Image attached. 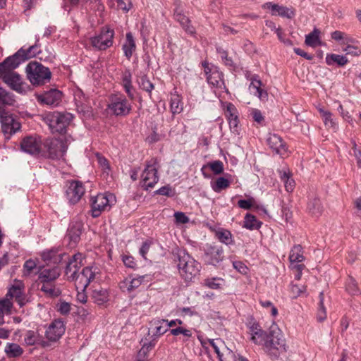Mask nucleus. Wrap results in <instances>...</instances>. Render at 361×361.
Here are the masks:
<instances>
[{
    "instance_id": "nucleus-1",
    "label": "nucleus",
    "mask_w": 361,
    "mask_h": 361,
    "mask_svg": "<svg viewBox=\"0 0 361 361\" xmlns=\"http://www.w3.org/2000/svg\"><path fill=\"white\" fill-rule=\"evenodd\" d=\"M266 322L267 331L264 336L259 333L253 338V342L262 347L263 350L272 359H277L281 354L287 351L285 336L271 317Z\"/></svg>"
},
{
    "instance_id": "nucleus-37",
    "label": "nucleus",
    "mask_w": 361,
    "mask_h": 361,
    "mask_svg": "<svg viewBox=\"0 0 361 361\" xmlns=\"http://www.w3.org/2000/svg\"><path fill=\"white\" fill-rule=\"evenodd\" d=\"M122 85L128 96L133 99L134 98L132 92V75L129 71H126L122 75Z\"/></svg>"
},
{
    "instance_id": "nucleus-17",
    "label": "nucleus",
    "mask_w": 361,
    "mask_h": 361,
    "mask_svg": "<svg viewBox=\"0 0 361 361\" xmlns=\"http://www.w3.org/2000/svg\"><path fill=\"white\" fill-rule=\"evenodd\" d=\"M85 192L84 185L78 180L71 181L66 190V196L68 202L75 204L78 203Z\"/></svg>"
},
{
    "instance_id": "nucleus-13",
    "label": "nucleus",
    "mask_w": 361,
    "mask_h": 361,
    "mask_svg": "<svg viewBox=\"0 0 361 361\" xmlns=\"http://www.w3.org/2000/svg\"><path fill=\"white\" fill-rule=\"evenodd\" d=\"M207 343L213 348L220 361H238L240 355L230 350L221 339H208Z\"/></svg>"
},
{
    "instance_id": "nucleus-42",
    "label": "nucleus",
    "mask_w": 361,
    "mask_h": 361,
    "mask_svg": "<svg viewBox=\"0 0 361 361\" xmlns=\"http://www.w3.org/2000/svg\"><path fill=\"white\" fill-rule=\"evenodd\" d=\"M108 292L104 288L94 289L92 292V298L98 305H102L108 300Z\"/></svg>"
},
{
    "instance_id": "nucleus-48",
    "label": "nucleus",
    "mask_w": 361,
    "mask_h": 361,
    "mask_svg": "<svg viewBox=\"0 0 361 361\" xmlns=\"http://www.w3.org/2000/svg\"><path fill=\"white\" fill-rule=\"evenodd\" d=\"M281 179L284 183L285 188L287 192H290L295 188V181L291 178L290 173L286 171L281 172Z\"/></svg>"
},
{
    "instance_id": "nucleus-36",
    "label": "nucleus",
    "mask_w": 361,
    "mask_h": 361,
    "mask_svg": "<svg viewBox=\"0 0 361 361\" xmlns=\"http://www.w3.org/2000/svg\"><path fill=\"white\" fill-rule=\"evenodd\" d=\"M309 212L314 216H319L323 212V207L319 199L314 197L310 199L307 204Z\"/></svg>"
},
{
    "instance_id": "nucleus-27",
    "label": "nucleus",
    "mask_w": 361,
    "mask_h": 361,
    "mask_svg": "<svg viewBox=\"0 0 361 361\" xmlns=\"http://www.w3.org/2000/svg\"><path fill=\"white\" fill-rule=\"evenodd\" d=\"M251 82L249 89L251 92L257 96L260 100L264 101L268 98L267 92L262 88V81L257 75H254L250 78Z\"/></svg>"
},
{
    "instance_id": "nucleus-11",
    "label": "nucleus",
    "mask_w": 361,
    "mask_h": 361,
    "mask_svg": "<svg viewBox=\"0 0 361 361\" xmlns=\"http://www.w3.org/2000/svg\"><path fill=\"white\" fill-rule=\"evenodd\" d=\"M100 270L97 267H87L82 269L75 277V286L78 290L84 291L88 285L98 279Z\"/></svg>"
},
{
    "instance_id": "nucleus-40",
    "label": "nucleus",
    "mask_w": 361,
    "mask_h": 361,
    "mask_svg": "<svg viewBox=\"0 0 361 361\" xmlns=\"http://www.w3.org/2000/svg\"><path fill=\"white\" fill-rule=\"evenodd\" d=\"M225 283L224 279L219 277L207 278L204 280L203 286L211 289H221Z\"/></svg>"
},
{
    "instance_id": "nucleus-52",
    "label": "nucleus",
    "mask_w": 361,
    "mask_h": 361,
    "mask_svg": "<svg viewBox=\"0 0 361 361\" xmlns=\"http://www.w3.org/2000/svg\"><path fill=\"white\" fill-rule=\"evenodd\" d=\"M225 115L228 121L238 117V110L232 103H228L226 104Z\"/></svg>"
},
{
    "instance_id": "nucleus-26",
    "label": "nucleus",
    "mask_w": 361,
    "mask_h": 361,
    "mask_svg": "<svg viewBox=\"0 0 361 361\" xmlns=\"http://www.w3.org/2000/svg\"><path fill=\"white\" fill-rule=\"evenodd\" d=\"M61 274L58 267L43 268L38 273V282H54Z\"/></svg>"
},
{
    "instance_id": "nucleus-14",
    "label": "nucleus",
    "mask_w": 361,
    "mask_h": 361,
    "mask_svg": "<svg viewBox=\"0 0 361 361\" xmlns=\"http://www.w3.org/2000/svg\"><path fill=\"white\" fill-rule=\"evenodd\" d=\"M176 322L179 324H182V322L179 319L168 322V321L160 319L159 317L154 318L149 322V336L152 338H154V339L155 340L156 338L166 332L169 327L176 326Z\"/></svg>"
},
{
    "instance_id": "nucleus-16",
    "label": "nucleus",
    "mask_w": 361,
    "mask_h": 361,
    "mask_svg": "<svg viewBox=\"0 0 361 361\" xmlns=\"http://www.w3.org/2000/svg\"><path fill=\"white\" fill-rule=\"evenodd\" d=\"M66 331L65 322L61 319L53 320L47 327L45 331V338L49 342H56Z\"/></svg>"
},
{
    "instance_id": "nucleus-12",
    "label": "nucleus",
    "mask_w": 361,
    "mask_h": 361,
    "mask_svg": "<svg viewBox=\"0 0 361 361\" xmlns=\"http://www.w3.org/2000/svg\"><path fill=\"white\" fill-rule=\"evenodd\" d=\"M0 79L16 92L26 93L28 86L17 72H0Z\"/></svg>"
},
{
    "instance_id": "nucleus-29",
    "label": "nucleus",
    "mask_w": 361,
    "mask_h": 361,
    "mask_svg": "<svg viewBox=\"0 0 361 361\" xmlns=\"http://www.w3.org/2000/svg\"><path fill=\"white\" fill-rule=\"evenodd\" d=\"M267 6L271 11L272 15H278L283 18H292L295 16V11L293 8L286 6H279L278 4L267 3Z\"/></svg>"
},
{
    "instance_id": "nucleus-8",
    "label": "nucleus",
    "mask_w": 361,
    "mask_h": 361,
    "mask_svg": "<svg viewBox=\"0 0 361 361\" xmlns=\"http://www.w3.org/2000/svg\"><path fill=\"white\" fill-rule=\"evenodd\" d=\"M1 131L5 140H9L11 137L21 129V123L12 114L3 111L0 114Z\"/></svg>"
},
{
    "instance_id": "nucleus-38",
    "label": "nucleus",
    "mask_w": 361,
    "mask_h": 361,
    "mask_svg": "<svg viewBox=\"0 0 361 361\" xmlns=\"http://www.w3.org/2000/svg\"><path fill=\"white\" fill-rule=\"evenodd\" d=\"M143 344L141 349L139 350L137 354V361H144L147 357L149 352L154 347L155 342L154 339L149 341H142Z\"/></svg>"
},
{
    "instance_id": "nucleus-57",
    "label": "nucleus",
    "mask_w": 361,
    "mask_h": 361,
    "mask_svg": "<svg viewBox=\"0 0 361 361\" xmlns=\"http://www.w3.org/2000/svg\"><path fill=\"white\" fill-rule=\"evenodd\" d=\"M217 51L226 66L230 67H233L234 66L232 59L228 56L226 51L224 50L221 48H217Z\"/></svg>"
},
{
    "instance_id": "nucleus-32",
    "label": "nucleus",
    "mask_w": 361,
    "mask_h": 361,
    "mask_svg": "<svg viewBox=\"0 0 361 361\" xmlns=\"http://www.w3.org/2000/svg\"><path fill=\"white\" fill-rule=\"evenodd\" d=\"M36 40L34 45L30 46L27 49L20 48L19 50H22L23 52L21 53V56L24 61L31 58L35 57L38 54L40 53L39 49V37L36 36Z\"/></svg>"
},
{
    "instance_id": "nucleus-25",
    "label": "nucleus",
    "mask_w": 361,
    "mask_h": 361,
    "mask_svg": "<svg viewBox=\"0 0 361 361\" xmlns=\"http://www.w3.org/2000/svg\"><path fill=\"white\" fill-rule=\"evenodd\" d=\"M83 224L81 221H73L68 227L66 237L70 241L71 246H75L80 240Z\"/></svg>"
},
{
    "instance_id": "nucleus-21",
    "label": "nucleus",
    "mask_w": 361,
    "mask_h": 361,
    "mask_svg": "<svg viewBox=\"0 0 361 361\" xmlns=\"http://www.w3.org/2000/svg\"><path fill=\"white\" fill-rule=\"evenodd\" d=\"M22 50H18L12 56H8L4 61L0 63V72H14L22 63L24 62L21 56Z\"/></svg>"
},
{
    "instance_id": "nucleus-18",
    "label": "nucleus",
    "mask_w": 361,
    "mask_h": 361,
    "mask_svg": "<svg viewBox=\"0 0 361 361\" xmlns=\"http://www.w3.org/2000/svg\"><path fill=\"white\" fill-rule=\"evenodd\" d=\"M61 92L56 89L36 94V99L39 103L48 106H57L61 102Z\"/></svg>"
},
{
    "instance_id": "nucleus-4",
    "label": "nucleus",
    "mask_w": 361,
    "mask_h": 361,
    "mask_svg": "<svg viewBox=\"0 0 361 361\" xmlns=\"http://www.w3.org/2000/svg\"><path fill=\"white\" fill-rule=\"evenodd\" d=\"M73 116L67 112H49L44 115V121L52 133H63L72 121Z\"/></svg>"
},
{
    "instance_id": "nucleus-41",
    "label": "nucleus",
    "mask_w": 361,
    "mask_h": 361,
    "mask_svg": "<svg viewBox=\"0 0 361 361\" xmlns=\"http://www.w3.org/2000/svg\"><path fill=\"white\" fill-rule=\"evenodd\" d=\"M289 260L291 264L301 262L304 260L302 248L300 245L293 247L290 252Z\"/></svg>"
},
{
    "instance_id": "nucleus-34",
    "label": "nucleus",
    "mask_w": 361,
    "mask_h": 361,
    "mask_svg": "<svg viewBox=\"0 0 361 361\" xmlns=\"http://www.w3.org/2000/svg\"><path fill=\"white\" fill-rule=\"evenodd\" d=\"M38 283L41 285L40 290L48 296L57 297L61 294L60 289L54 282H38Z\"/></svg>"
},
{
    "instance_id": "nucleus-19",
    "label": "nucleus",
    "mask_w": 361,
    "mask_h": 361,
    "mask_svg": "<svg viewBox=\"0 0 361 361\" xmlns=\"http://www.w3.org/2000/svg\"><path fill=\"white\" fill-rule=\"evenodd\" d=\"M204 256L208 264L215 266L224 259V250L221 246L207 245Z\"/></svg>"
},
{
    "instance_id": "nucleus-6",
    "label": "nucleus",
    "mask_w": 361,
    "mask_h": 361,
    "mask_svg": "<svg viewBox=\"0 0 361 361\" xmlns=\"http://www.w3.org/2000/svg\"><path fill=\"white\" fill-rule=\"evenodd\" d=\"M108 108L116 116H126L131 111L132 105L125 95L117 93L111 95Z\"/></svg>"
},
{
    "instance_id": "nucleus-61",
    "label": "nucleus",
    "mask_w": 361,
    "mask_h": 361,
    "mask_svg": "<svg viewBox=\"0 0 361 361\" xmlns=\"http://www.w3.org/2000/svg\"><path fill=\"white\" fill-rule=\"evenodd\" d=\"M36 262L32 259L27 260L23 265L24 275H29L32 271L36 267Z\"/></svg>"
},
{
    "instance_id": "nucleus-30",
    "label": "nucleus",
    "mask_w": 361,
    "mask_h": 361,
    "mask_svg": "<svg viewBox=\"0 0 361 361\" xmlns=\"http://www.w3.org/2000/svg\"><path fill=\"white\" fill-rule=\"evenodd\" d=\"M74 101L78 111L85 112L90 108V101L83 92L78 89L74 92Z\"/></svg>"
},
{
    "instance_id": "nucleus-55",
    "label": "nucleus",
    "mask_w": 361,
    "mask_h": 361,
    "mask_svg": "<svg viewBox=\"0 0 361 361\" xmlns=\"http://www.w3.org/2000/svg\"><path fill=\"white\" fill-rule=\"evenodd\" d=\"M179 326L176 328L172 329L171 330V334L174 336H178L179 334L183 335L185 337L189 338L192 336V332L190 329H185L183 326H181V324H179L176 322V324Z\"/></svg>"
},
{
    "instance_id": "nucleus-44",
    "label": "nucleus",
    "mask_w": 361,
    "mask_h": 361,
    "mask_svg": "<svg viewBox=\"0 0 361 361\" xmlns=\"http://www.w3.org/2000/svg\"><path fill=\"white\" fill-rule=\"evenodd\" d=\"M171 111L173 114H180L183 109V102L178 94H172L170 102Z\"/></svg>"
},
{
    "instance_id": "nucleus-28",
    "label": "nucleus",
    "mask_w": 361,
    "mask_h": 361,
    "mask_svg": "<svg viewBox=\"0 0 361 361\" xmlns=\"http://www.w3.org/2000/svg\"><path fill=\"white\" fill-rule=\"evenodd\" d=\"M145 277L146 276H139L136 278L127 277L119 283V287L124 292L133 291L142 284Z\"/></svg>"
},
{
    "instance_id": "nucleus-45",
    "label": "nucleus",
    "mask_w": 361,
    "mask_h": 361,
    "mask_svg": "<svg viewBox=\"0 0 361 361\" xmlns=\"http://www.w3.org/2000/svg\"><path fill=\"white\" fill-rule=\"evenodd\" d=\"M5 353L9 357H16L20 356L23 350L18 344L7 343L5 347Z\"/></svg>"
},
{
    "instance_id": "nucleus-23",
    "label": "nucleus",
    "mask_w": 361,
    "mask_h": 361,
    "mask_svg": "<svg viewBox=\"0 0 361 361\" xmlns=\"http://www.w3.org/2000/svg\"><path fill=\"white\" fill-rule=\"evenodd\" d=\"M82 255L77 253L73 256L66 265L65 272L69 280L74 281L76 276L78 274V271L82 265Z\"/></svg>"
},
{
    "instance_id": "nucleus-60",
    "label": "nucleus",
    "mask_w": 361,
    "mask_h": 361,
    "mask_svg": "<svg viewBox=\"0 0 361 361\" xmlns=\"http://www.w3.org/2000/svg\"><path fill=\"white\" fill-rule=\"evenodd\" d=\"M305 286H299L297 284H291L290 291L293 298H297L305 292Z\"/></svg>"
},
{
    "instance_id": "nucleus-39",
    "label": "nucleus",
    "mask_w": 361,
    "mask_h": 361,
    "mask_svg": "<svg viewBox=\"0 0 361 361\" xmlns=\"http://www.w3.org/2000/svg\"><path fill=\"white\" fill-rule=\"evenodd\" d=\"M326 63L331 66L336 63L340 66H343L348 63V59L345 56L338 54H327L326 56Z\"/></svg>"
},
{
    "instance_id": "nucleus-56",
    "label": "nucleus",
    "mask_w": 361,
    "mask_h": 361,
    "mask_svg": "<svg viewBox=\"0 0 361 361\" xmlns=\"http://www.w3.org/2000/svg\"><path fill=\"white\" fill-rule=\"evenodd\" d=\"M139 84L140 88L147 92L148 93H151V92L154 89V85L149 81V80L146 76H142L140 78Z\"/></svg>"
},
{
    "instance_id": "nucleus-47",
    "label": "nucleus",
    "mask_w": 361,
    "mask_h": 361,
    "mask_svg": "<svg viewBox=\"0 0 361 361\" xmlns=\"http://www.w3.org/2000/svg\"><path fill=\"white\" fill-rule=\"evenodd\" d=\"M211 186L214 192H220L230 186V181L224 177H219L214 183H211Z\"/></svg>"
},
{
    "instance_id": "nucleus-51",
    "label": "nucleus",
    "mask_w": 361,
    "mask_h": 361,
    "mask_svg": "<svg viewBox=\"0 0 361 361\" xmlns=\"http://www.w3.org/2000/svg\"><path fill=\"white\" fill-rule=\"evenodd\" d=\"M248 328L251 332V339L253 341V338L256 334H259L261 333L263 336L265 334V331L262 329L259 322H256L253 319H252L247 324Z\"/></svg>"
},
{
    "instance_id": "nucleus-63",
    "label": "nucleus",
    "mask_w": 361,
    "mask_h": 361,
    "mask_svg": "<svg viewBox=\"0 0 361 361\" xmlns=\"http://www.w3.org/2000/svg\"><path fill=\"white\" fill-rule=\"evenodd\" d=\"M122 260L127 267L133 269L136 267V262L132 256L123 255Z\"/></svg>"
},
{
    "instance_id": "nucleus-59",
    "label": "nucleus",
    "mask_w": 361,
    "mask_h": 361,
    "mask_svg": "<svg viewBox=\"0 0 361 361\" xmlns=\"http://www.w3.org/2000/svg\"><path fill=\"white\" fill-rule=\"evenodd\" d=\"M260 303L267 310V313H270L272 316L277 314V308L270 301H262Z\"/></svg>"
},
{
    "instance_id": "nucleus-24",
    "label": "nucleus",
    "mask_w": 361,
    "mask_h": 361,
    "mask_svg": "<svg viewBox=\"0 0 361 361\" xmlns=\"http://www.w3.org/2000/svg\"><path fill=\"white\" fill-rule=\"evenodd\" d=\"M21 149L30 154H37L40 152V140L34 136H27L20 142Z\"/></svg>"
},
{
    "instance_id": "nucleus-35",
    "label": "nucleus",
    "mask_w": 361,
    "mask_h": 361,
    "mask_svg": "<svg viewBox=\"0 0 361 361\" xmlns=\"http://www.w3.org/2000/svg\"><path fill=\"white\" fill-rule=\"evenodd\" d=\"M174 15L176 20L180 23L185 32L190 35H194L195 33V29L190 24V21L188 17L178 11H176Z\"/></svg>"
},
{
    "instance_id": "nucleus-58",
    "label": "nucleus",
    "mask_w": 361,
    "mask_h": 361,
    "mask_svg": "<svg viewBox=\"0 0 361 361\" xmlns=\"http://www.w3.org/2000/svg\"><path fill=\"white\" fill-rule=\"evenodd\" d=\"M343 51H345L346 54L351 55L353 56H358L361 54L360 48L348 44L345 48H343Z\"/></svg>"
},
{
    "instance_id": "nucleus-33",
    "label": "nucleus",
    "mask_w": 361,
    "mask_h": 361,
    "mask_svg": "<svg viewBox=\"0 0 361 361\" xmlns=\"http://www.w3.org/2000/svg\"><path fill=\"white\" fill-rule=\"evenodd\" d=\"M124 55L130 59L133 55V53L135 51L136 45L131 32L126 34V39L125 43L122 47Z\"/></svg>"
},
{
    "instance_id": "nucleus-50",
    "label": "nucleus",
    "mask_w": 361,
    "mask_h": 361,
    "mask_svg": "<svg viewBox=\"0 0 361 361\" xmlns=\"http://www.w3.org/2000/svg\"><path fill=\"white\" fill-rule=\"evenodd\" d=\"M12 308L13 303L11 298L6 295L5 298L0 300V314H11L13 313Z\"/></svg>"
},
{
    "instance_id": "nucleus-49",
    "label": "nucleus",
    "mask_w": 361,
    "mask_h": 361,
    "mask_svg": "<svg viewBox=\"0 0 361 361\" xmlns=\"http://www.w3.org/2000/svg\"><path fill=\"white\" fill-rule=\"evenodd\" d=\"M331 38L334 39L335 41L340 42L343 41V44H348L349 43H353L354 39L349 36L348 35L345 34V32H343L339 30H336L333 32L331 34Z\"/></svg>"
},
{
    "instance_id": "nucleus-15",
    "label": "nucleus",
    "mask_w": 361,
    "mask_h": 361,
    "mask_svg": "<svg viewBox=\"0 0 361 361\" xmlns=\"http://www.w3.org/2000/svg\"><path fill=\"white\" fill-rule=\"evenodd\" d=\"M44 145L47 148L49 157L51 159L63 157L68 149L66 142L63 139H47Z\"/></svg>"
},
{
    "instance_id": "nucleus-64",
    "label": "nucleus",
    "mask_w": 361,
    "mask_h": 361,
    "mask_svg": "<svg viewBox=\"0 0 361 361\" xmlns=\"http://www.w3.org/2000/svg\"><path fill=\"white\" fill-rule=\"evenodd\" d=\"M251 114L253 120L257 123H262L264 120V116L259 109H252Z\"/></svg>"
},
{
    "instance_id": "nucleus-20",
    "label": "nucleus",
    "mask_w": 361,
    "mask_h": 361,
    "mask_svg": "<svg viewBox=\"0 0 361 361\" xmlns=\"http://www.w3.org/2000/svg\"><path fill=\"white\" fill-rule=\"evenodd\" d=\"M267 144L275 153L283 156L287 153L288 148L282 137L275 133H269L267 137Z\"/></svg>"
},
{
    "instance_id": "nucleus-3",
    "label": "nucleus",
    "mask_w": 361,
    "mask_h": 361,
    "mask_svg": "<svg viewBox=\"0 0 361 361\" xmlns=\"http://www.w3.org/2000/svg\"><path fill=\"white\" fill-rule=\"evenodd\" d=\"M25 72L30 83L35 86L49 82L51 76L49 68L37 61L30 62L25 68Z\"/></svg>"
},
{
    "instance_id": "nucleus-9",
    "label": "nucleus",
    "mask_w": 361,
    "mask_h": 361,
    "mask_svg": "<svg viewBox=\"0 0 361 361\" xmlns=\"http://www.w3.org/2000/svg\"><path fill=\"white\" fill-rule=\"evenodd\" d=\"M202 64L207 82L221 92L226 90L222 72L216 66L209 64L207 61L202 62Z\"/></svg>"
},
{
    "instance_id": "nucleus-10",
    "label": "nucleus",
    "mask_w": 361,
    "mask_h": 361,
    "mask_svg": "<svg viewBox=\"0 0 361 361\" xmlns=\"http://www.w3.org/2000/svg\"><path fill=\"white\" fill-rule=\"evenodd\" d=\"M114 30L109 26H104L101 29L100 32L90 37L91 45L96 49L104 51L112 47L114 44Z\"/></svg>"
},
{
    "instance_id": "nucleus-5",
    "label": "nucleus",
    "mask_w": 361,
    "mask_h": 361,
    "mask_svg": "<svg viewBox=\"0 0 361 361\" xmlns=\"http://www.w3.org/2000/svg\"><path fill=\"white\" fill-rule=\"evenodd\" d=\"M116 203V197L112 193L98 194L91 199V215L96 218L102 212L109 209Z\"/></svg>"
},
{
    "instance_id": "nucleus-2",
    "label": "nucleus",
    "mask_w": 361,
    "mask_h": 361,
    "mask_svg": "<svg viewBox=\"0 0 361 361\" xmlns=\"http://www.w3.org/2000/svg\"><path fill=\"white\" fill-rule=\"evenodd\" d=\"M177 267L180 276L185 281H191L200 274L201 264L185 250H180L177 254Z\"/></svg>"
},
{
    "instance_id": "nucleus-46",
    "label": "nucleus",
    "mask_w": 361,
    "mask_h": 361,
    "mask_svg": "<svg viewBox=\"0 0 361 361\" xmlns=\"http://www.w3.org/2000/svg\"><path fill=\"white\" fill-rule=\"evenodd\" d=\"M261 226V222L257 221L254 215L247 214L244 218L243 227L250 229H257Z\"/></svg>"
},
{
    "instance_id": "nucleus-43",
    "label": "nucleus",
    "mask_w": 361,
    "mask_h": 361,
    "mask_svg": "<svg viewBox=\"0 0 361 361\" xmlns=\"http://www.w3.org/2000/svg\"><path fill=\"white\" fill-rule=\"evenodd\" d=\"M320 31L314 28L312 32L309 33L305 37V44L310 47H315L320 44L319 39Z\"/></svg>"
},
{
    "instance_id": "nucleus-22",
    "label": "nucleus",
    "mask_w": 361,
    "mask_h": 361,
    "mask_svg": "<svg viewBox=\"0 0 361 361\" xmlns=\"http://www.w3.org/2000/svg\"><path fill=\"white\" fill-rule=\"evenodd\" d=\"M24 289L23 283L16 281L11 286L6 295L11 299L15 298L20 307H23L27 301L24 293Z\"/></svg>"
},
{
    "instance_id": "nucleus-31",
    "label": "nucleus",
    "mask_w": 361,
    "mask_h": 361,
    "mask_svg": "<svg viewBox=\"0 0 361 361\" xmlns=\"http://www.w3.org/2000/svg\"><path fill=\"white\" fill-rule=\"evenodd\" d=\"M215 238H217L221 243L226 245H231L234 243L233 235L227 229L223 228H219L214 230Z\"/></svg>"
},
{
    "instance_id": "nucleus-53",
    "label": "nucleus",
    "mask_w": 361,
    "mask_h": 361,
    "mask_svg": "<svg viewBox=\"0 0 361 361\" xmlns=\"http://www.w3.org/2000/svg\"><path fill=\"white\" fill-rule=\"evenodd\" d=\"M207 166L216 175L221 174L224 171V164L223 162L220 160L209 162L208 163Z\"/></svg>"
},
{
    "instance_id": "nucleus-54",
    "label": "nucleus",
    "mask_w": 361,
    "mask_h": 361,
    "mask_svg": "<svg viewBox=\"0 0 361 361\" xmlns=\"http://www.w3.org/2000/svg\"><path fill=\"white\" fill-rule=\"evenodd\" d=\"M325 126L328 128H331L334 130H336L338 128L336 123L333 118V115L331 112L329 114H325L324 116L322 117Z\"/></svg>"
},
{
    "instance_id": "nucleus-7",
    "label": "nucleus",
    "mask_w": 361,
    "mask_h": 361,
    "mask_svg": "<svg viewBox=\"0 0 361 361\" xmlns=\"http://www.w3.org/2000/svg\"><path fill=\"white\" fill-rule=\"evenodd\" d=\"M159 164L157 158L147 161L145 168L142 173V187L148 190L152 188L159 181L158 169Z\"/></svg>"
},
{
    "instance_id": "nucleus-62",
    "label": "nucleus",
    "mask_w": 361,
    "mask_h": 361,
    "mask_svg": "<svg viewBox=\"0 0 361 361\" xmlns=\"http://www.w3.org/2000/svg\"><path fill=\"white\" fill-rule=\"evenodd\" d=\"M233 267L235 269H236L238 272L243 274H246L248 271L247 267L240 261H234L233 262Z\"/></svg>"
}]
</instances>
